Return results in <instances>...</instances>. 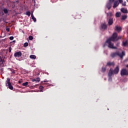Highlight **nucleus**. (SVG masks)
I'll use <instances>...</instances> for the list:
<instances>
[{
  "label": "nucleus",
  "mask_w": 128,
  "mask_h": 128,
  "mask_svg": "<svg viewBox=\"0 0 128 128\" xmlns=\"http://www.w3.org/2000/svg\"><path fill=\"white\" fill-rule=\"evenodd\" d=\"M31 18L32 20H33L34 22H36V18H34V14H32V13L31 14Z\"/></svg>",
  "instance_id": "obj_16"
},
{
  "label": "nucleus",
  "mask_w": 128,
  "mask_h": 128,
  "mask_svg": "<svg viewBox=\"0 0 128 128\" xmlns=\"http://www.w3.org/2000/svg\"><path fill=\"white\" fill-rule=\"evenodd\" d=\"M39 88H40V90H42V88H44V86H39Z\"/></svg>",
  "instance_id": "obj_32"
},
{
  "label": "nucleus",
  "mask_w": 128,
  "mask_h": 128,
  "mask_svg": "<svg viewBox=\"0 0 128 128\" xmlns=\"http://www.w3.org/2000/svg\"><path fill=\"white\" fill-rule=\"evenodd\" d=\"M114 24V20L112 18H110L108 21V26H112Z\"/></svg>",
  "instance_id": "obj_12"
},
{
  "label": "nucleus",
  "mask_w": 128,
  "mask_h": 128,
  "mask_svg": "<svg viewBox=\"0 0 128 128\" xmlns=\"http://www.w3.org/2000/svg\"><path fill=\"white\" fill-rule=\"evenodd\" d=\"M117 46H118V44H117Z\"/></svg>",
  "instance_id": "obj_40"
},
{
  "label": "nucleus",
  "mask_w": 128,
  "mask_h": 128,
  "mask_svg": "<svg viewBox=\"0 0 128 128\" xmlns=\"http://www.w3.org/2000/svg\"><path fill=\"white\" fill-rule=\"evenodd\" d=\"M6 32H10V28L6 27Z\"/></svg>",
  "instance_id": "obj_30"
},
{
  "label": "nucleus",
  "mask_w": 128,
  "mask_h": 128,
  "mask_svg": "<svg viewBox=\"0 0 128 128\" xmlns=\"http://www.w3.org/2000/svg\"><path fill=\"white\" fill-rule=\"evenodd\" d=\"M6 86H8V84L9 82H10V78H8L7 81H6Z\"/></svg>",
  "instance_id": "obj_23"
},
{
  "label": "nucleus",
  "mask_w": 128,
  "mask_h": 128,
  "mask_svg": "<svg viewBox=\"0 0 128 128\" xmlns=\"http://www.w3.org/2000/svg\"><path fill=\"white\" fill-rule=\"evenodd\" d=\"M32 82H36V79H32Z\"/></svg>",
  "instance_id": "obj_36"
},
{
  "label": "nucleus",
  "mask_w": 128,
  "mask_h": 128,
  "mask_svg": "<svg viewBox=\"0 0 128 128\" xmlns=\"http://www.w3.org/2000/svg\"><path fill=\"white\" fill-rule=\"evenodd\" d=\"M127 18H128V16L124 15L122 16L121 20H126Z\"/></svg>",
  "instance_id": "obj_19"
},
{
  "label": "nucleus",
  "mask_w": 128,
  "mask_h": 128,
  "mask_svg": "<svg viewBox=\"0 0 128 128\" xmlns=\"http://www.w3.org/2000/svg\"><path fill=\"white\" fill-rule=\"evenodd\" d=\"M9 52H12V47L9 48Z\"/></svg>",
  "instance_id": "obj_34"
},
{
  "label": "nucleus",
  "mask_w": 128,
  "mask_h": 128,
  "mask_svg": "<svg viewBox=\"0 0 128 128\" xmlns=\"http://www.w3.org/2000/svg\"><path fill=\"white\" fill-rule=\"evenodd\" d=\"M7 86H8V88H10V90H14V87L12 86V84H10V82H9V84H7Z\"/></svg>",
  "instance_id": "obj_15"
},
{
  "label": "nucleus",
  "mask_w": 128,
  "mask_h": 128,
  "mask_svg": "<svg viewBox=\"0 0 128 128\" xmlns=\"http://www.w3.org/2000/svg\"><path fill=\"white\" fill-rule=\"evenodd\" d=\"M2 64H4V60L0 56V66H2Z\"/></svg>",
  "instance_id": "obj_17"
},
{
  "label": "nucleus",
  "mask_w": 128,
  "mask_h": 128,
  "mask_svg": "<svg viewBox=\"0 0 128 128\" xmlns=\"http://www.w3.org/2000/svg\"><path fill=\"white\" fill-rule=\"evenodd\" d=\"M122 38V36H117V38L116 40V42H118V40H120Z\"/></svg>",
  "instance_id": "obj_27"
},
{
  "label": "nucleus",
  "mask_w": 128,
  "mask_h": 128,
  "mask_svg": "<svg viewBox=\"0 0 128 128\" xmlns=\"http://www.w3.org/2000/svg\"><path fill=\"white\" fill-rule=\"evenodd\" d=\"M116 18H120V12H116Z\"/></svg>",
  "instance_id": "obj_22"
},
{
  "label": "nucleus",
  "mask_w": 128,
  "mask_h": 128,
  "mask_svg": "<svg viewBox=\"0 0 128 128\" xmlns=\"http://www.w3.org/2000/svg\"><path fill=\"white\" fill-rule=\"evenodd\" d=\"M22 52L20 51L16 52L14 54V58H20V57L22 56Z\"/></svg>",
  "instance_id": "obj_7"
},
{
  "label": "nucleus",
  "mask_w": 128,
  "mask_h": 128,
  "mask_svg": "<svg viewBox=\"0 0 128 128\" xmlns=\"http://www.w3.org/2000/svg\"><path fill=\"white\" fill-rule=\"evenodd\" d=\"M121 12H123V14H128V10L124 8H122Z\"/></svg>",
  "instance_id": "obj_14"
},
{
  "label": "nucleus",
  "mask_w": 128,
  "mask_h": 128,
  "mask_svg": "<svg viewBox=\"0 0 128 128\" xmlns=\"http://www.w3.org/2000/svg\"><path fill=\"white\" fill-rule=\"evenodd\" d=\"M106 66H114V62H109L107 63Z\"/></svg>",
  "instance_id": "obj_8"
},
{
  "label": "nucleus",
  "mask_w": 128,
  "mask_h": 128,
  "mask_svg": "<svg viewBox=\"0 0 128 128\" xmlns=\"http://www.w3.org/2000/svg\"><path fill=\"white\" fill-rule=\"evenodd\" d=\"M106 42L108 44V48H112V50H116V48H118L116 46H114V43L112 42V40L108 39Z\"/></svg>",
  "instance_id": "obj_3"
},
{
  "label": "nucleus",
  "mask_w": 128,
  "mask_h": 128,
  "mask_svg": "<svg viewBox=\"0 0 128 128\" xmlns=\"http://www.w3.org/2000/svg\"><path fill=\"white\" fill-rule=\"evenodd\" d=\"M128 41L126 40V41L124 40L122 42V46H128Z\"/></svg>",
  "instance_id": "obj_13"
},
{
  "label": "nucleus",
  "mask_w": 128,
  "mask_h": 128,
  "mask_svg": "<svg viewBox=\"0 0 128 128\" xmlns=\"http://www.w3.org/2000/svg\"><path fill=\"white\" fill-rule=\"evenodd\" d=\"M10 40H14V36H12L10 37Z\"/></svg>",
  "instance_id": "obj_33"
},
{
  "label": "nucleus",
  "mask_w": 128,
  "mask_h": 128,
  "mask_svg": "<svg viewBox=\"0 0 128 128\" xmlns=\"http://www.w3.org/2000/svg\"><path fill=\"white\" fill-rule=\"evenodd\" d=\"M13 42H16V40H14V41H13Z\"/></svg>",
  "instance_id": "obj_38"
},
{
  "label": "nucleus",
  "mask_w": 128,
  "mask_h": 128,
  "mask_svg": "<svg viewBox=\"0 0 128 128\" xmlns=\"http://www.w3.org/2000/svg\"><path fill=\"white\" fill-rule=\"evenodd\" d=\"M3 12H4V13L5 14H8V9L4 8V10H3Z\"/></svg>",
  "instance_id": "obj_20"
},
{
  "label": "nucleus",
  "mask_w": 128,
  "mask_h": 128,
  "mask_svg": "<svg viewBox=\"0 0 128 128\" xmlns=\"http://www.w3.org/2000/svg\"><path fill=\"white\" fill-rule=\"evenodd\" d=\"M114 2V0H109V2L106 4V8L108 10H110L112 8V2Z\"/></svg>",
  "instance_id": "obj_6"
},
{
  "label": "nucleus",
  "mask_w": 128,
  "mask_h": 128,
  "mask_svg": "<svg viewBox=\"0 0 128 128\" xmlns=\"http://www.w3.org/2000/svg\"><path fill=\"white\" fill-rule=\"evenodd\" d=\"M118 2L120 4H122V2H124L122 0H118Z\"/></svg>",
  "instance_id": "obj_35"
},
{
  "label": "nucleus",
  "mask_w": 128,
  "mask_h": 128,
  "mask_svg": "<svg viewBox=\"0 0 128 128\" xmlns=\"http://www.w3.org/2000/svg\"><path fill=\"white\" fill-rule=\"evenodd\" d=\"M18 84H22V81L18 80Z\"/></svg>",
  "instance_id": "obj_37"
},
{
  "label": "nucleus",
  "mask_w": 128,
  "mask_h": 128,
  "mask_svg": "<svg viewBox=\"0 0 128 128\" xmlns=\"http://www.w3.org/2000/svg\"><path fill=\"white\" fill-rule=\"evenodd\" d=\"M115 30H116V32H120L122 31V27L116 26Z\"/></svg>",
  "instance_id": "obj_11"
},
{
  "label": "nucleus",
  "mask_w": 128,
  "mask_h": 128,
  "mask_svg": "<svg viewBox=\"0 0 128 128\" xmlns=\"http://www.w3.org/2000/svg\"><path fill=\"white\" fill-rule=\"evenodd\" d=\"M101 28L102 30H106L108 26H106V23L102 24H101Z\"/></svg>",
  "instance_id": "obj_10"
},
{
  "label": "nucleus",
  "mask_w": 128,
  "mask_h": 128,
  "mask_svg": "<svg viewBox=\"0 0 128 128\" xmlns=\"http://www.w3.org/2000/svg\"><path fill=\"white\" fill-rule=\"evenodd\" d=\"M120 56V58L122 59L124 58V56H126V52L124 51H122V53H120L118 52L111 54L112 58H116V56Z\"/></svg>",
  "instance_id": "obj_2"
},
{
  "label": "nucleus",
  "mask_w": 128,
  "mask_h": 128,
  "mask_svg": "<svg viewBox=\"0 0 128 128\" xmlns=\"http://www.w3.org/2000/svg\"><path fill=\"white\" fill-rule=\"evenodd\" d=\"M26 16H30V11L26 12Z\"/></svg>",
  "instance_id": "obj_26"
},
{
  "label": "nucleus",
  "mask_w": 128,
  "mask_h": 128,
  "mask_svg": "<svg viewBox=\"0 0 128 128\" xmlns=\"http://www.w3.org/2000/svg\"><path fill=\"white\" fill-rule=\"evenodd\" d=\"M28 82H26L22 84V86H28Z\"/></svg>",
  "instance_id": "obj_25"
},
{
  "label": "nucleus",
  "mask_w": 128,
  "mask_h": 128,
  "mask_svg": "<svg viewBox=\"0 0 128 128\" xmlns=\"http://www.w3.org/2000/svg\"><path fill=\"white\" fill-rule=\"evenodd\" d=\"M116 38H118V33L114 32L113 33L112 36L109 38L108 40H112V42H116Z\"/></svg>",
  "instance_id": "obj_4"
},
{
  "label": "nucleus",
  "mask_w": 128,
  "mask_h": 128,
  "mask_svg": "<svg viewBox=\"0 0 128 128\" xmlns=\"http://www.w3.org/2000/svg\"><path fill=\"white\" fill-rule=\"evenodd\" d=\"M118 4H120V3H118V1L116 0L114 2V4L113 6L114 8H116L117 6H118Z\"/></svg>",
  "instance_id": "obj_9"
},
{
  "label": "nucleus",
  "mask_w": 128,
  "mask_h": 128,
  "mask_svg": "<svg viewBox=\"0 0 128 128\" xmlns=\"http://www.w3.org/2000/svg\"><path fill=\"white\" fill-rule=\"evenodd\" d=\"M120 75L122 76H128V70L126 68L122 69L120 72Z\"/></svg>",
  "instance_id": "obj_5"
},
{
  "label": "nucleus",
  "mask_w": 128,
  "mask_h": 128,
  "mask_svg": "<svg viewBox=\"0 0 128 128\" xmlns=\"http://www.w3.org/2000/svg\"><path fill=\"white\" fill-rule=\"evenodd\" d=\"M28 38L30 40H34V37H32V36H29Z\"/></svg>",
  "instance_id": "obj_28"
},
{
  "label": "nucleus",
  "mask_w": 128,
  "mask_h": 128,
  "mask_svg": "<svg viewBox=\"0 0 128 128\" xmlns=\"http://www.w3.org/2000/svg\"><path fill=\"white\" fill-rule=\"evenodd\" d=\"M28 46V42H25L24 43V48H26V46Z\"/></svg>",
  "instance_id": "obj_24"
},
{
  "label": "nucleus",
  "mask_w": 128,
  "mask_h": 128,
  "mask_svg": "<svg viewBox=\"0 0 128 128\" xmlns=\"http://www.w3.org/2000/svg\"><path fill=\"white\" fill-rule=\"evenodd\" d=\"M30 58L32 60H36V55H30Z\"/></svg>",
  "instance_id": "obj_18"
},
{
  "label": "nucleus",
  "mask_w": 128,
  "mask_h": 128,
  "mask_svg": "<svg viewBox=\"0 0 128 128\" xmlns=\"http://www.w3.org/2000/svg\"><path fill=\"white\" fill-rule=\"evenodd\" d=\"M126 2H128V0H126Z\"/></svg>",
  "instance_id": "obj_39"
},
{
  "label": "nucleus",
  "mask_w": 128,
  "mask_h": 128,
  "mask_svg": "<svg viewBox=\"0 0 128 128\" xmlns=\"http://www.w3.org/2000/svg\"><path fill=\"white\" fill-rule=\"evenodd\" d=\"M40 80V78H38L36 80V82H39Z\"/></svg>",
  "instance_id": "obj_31"
},
{
  "label": "nucleus",
  "mask_w": 128,
  "mask_h": 128,
  "mask_svg": "<svg viewBox=\"0 0 128 128\" xmlns=\"http://www.w3.org/2000/svg\"><path fill=\"white\" fill-rule=\"evenodd\" d=\"M122 6H126V2H124L123 3L122 2Z\"/></svg>",
  "instance_id": "obj_29"
},
{
  "label": "nucleus",
  "mask_w": 128,
  "mask_h": 128,
  "mask_svg": "<svg viewBox=\"0 0 128 128\" xmlns=\"http://www.w3.org/2000/svg\"><path fill=\"white\" fill-rule=\"evenodd\" d=\"M120 72V67L117 66L114 70H112V68H110L109 72L108 73V76L110 78L112 76V74H118Z\"/></svg>",
  "instance_id": "obj_1"
},
{
  "label": "nucleus",
  "mask_w": 128,
  "mask_h": 128,
  "mask_svg": "<svg viewBox=\"0 0 128 128\" xmlns=\"http://www.w3.org/2000/svg\"><path fill=\"white\" fill-rule=\"evenodd\" d=\"M106 68H102V72H106Z\"/></svg>",
  "instance_id": "obj_21"
}]
</instances>
